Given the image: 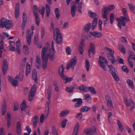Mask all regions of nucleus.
I'll use <instances>...</instances> for the list:
<instances>
[{
    "label": "nucleus",
    "mask_w": 135,
    "mask_h": 135,
    "mask_svg": "<svg viewBox=\"0 0 135 135\" xmlns=\"http://www.w3.org/2000/svg\"><path fill=\"white\" fill-rule=\"evenodd\" d=\"M84 46V42L83 39L81 42L79 47V50L80 54H82L83 52V47Z\"/></svg>",
    "instance_id": "24"
},
{
    "label": "nucleus",
    "mask_w": 135,
    "mask_h": 135,
    "mask_svg": "<svg viewBox=\"0 0 135 135\" xmlns=\"http://www.w3.org/2000/svg\"><path fill=\"white\" fill-rule=\"evenodd\" d=\"M97 21L98 20L97 18H95L93 20L92 23L93 30L94 28L96 27L97 23Z\"/></svg>",
    "instance_id": "38"
},
{
    "label": "nucleus",
    "mask_w": 135,
    "mask_h": 135,
    "mask_svg": "<svg viewBox=\"0 0 135 135\" xmlns=\"http://www.w3.org/2000/svg\"><path fill=\"white\" fill-rule=\"evenodd\" d=\"M33 32L31 30L28 29L26 33V38L28 44L29 45L31 43L32 37L33 35Z\"/></svg>",
    "instance_id": "10"
},
{
    "label": "nucleus",
    "mask_w": 135,
    "mask_h": 135,
    "mask_svg": "<svg viewBox=\"0 0 135 135\" xmlns=\"http://www.w3.org/2000/svg\"><path fill=\"white\" fill-rule=\"evenodd\" d=\"M67 121V119H65L62 121L61 125L62 128H64L66 127Z\"/></svg>",
    "instance_id": "54"
},
{
    "label": "nucleus",
    "mask_w": 135,
    "mask_h": 135,
    "mask_svg": "<svg viewBox=\"0 0 135 135\" xmlns=\"http://www.w3.org/2000/svg\"><path fill=\"white\" fill-rule=\"evenodd\" d=\"M76 117L79 120H81L82 119L83 117L82 113L81 112L77 114L76 115Z\"/></svg>",
    "instance_id": "57"
},
{
    "label": "nucleus",
    "mask_w": 135,
    "mask_h": 135,
    "mask_svg": "<svg viewBox=\"0 0 135 135\" xmlns=\"http://www.w3.org/2000/svg\"><path fill=\"white\" fill-rule=\"evenodd\" d=\"M88 14L89 15V16L90 17L92 18H94L98 16L95 13L90 11L88 12Z\"/></svg>",
    "instance_id": "46"
},
{
    "label": "nucleus",
    "mask_w": 135,
    "mask_h": 135,
    "mask_svg": "<svg viewBox=\"0 0 135 135\" xmlns=\"http://www.w3.org/2000/svg\"><path fill=\"white\" fill-rule=\"evenodd\" d=\"M20 5L18 3L16 4V7L15 9V15L16 18H17L18 16L20 13Z\"/></svg>",
    "instance_id": "22"
},
{
    "label": "nucleus",
    "mask_w": 135,
    "mask_h": 135,
    "mask_svg": "<svg viewBox=\"0 0 135 135\" xmlns=\"http://www.w3.org/2000/svg\"><path fill=\"white\" fill-rule=\"evenodd\" d=\"M64 68L63 65H62L59 68V74L60 77L61 78H64Z\"/></svg>",
    "instance_id": "27"
},
{
    "label": "nucleus",
    "mask_w": 135,
    "mask_h": 135,
    "mask_svg": "<svg viewBox=\"0 0 135 135\" xmlns=\"http://www.w3.org/2000/svg\"><path fill=\"white\" fill-rule=\"evenodd\" d=\"M76 57L75 56L71 60L67 65L66 68L67 70L71 68H72L73 69H74V67L76 64Z\"/></svg>",
    "instance_id": "9"
},
{
    "label": "nucleus",
    "mask_w": 135,
    "mask_h": 135,
    "mask_svg": "<svg viewBox=\"0 0 135 135\" xmlns=\"http://www.w3.org/2000/svg\"><path fill=\"white\" fill-rule=\"evenodd\" d=\"M105 49L106 50L108 51L109 52L107 55V56L108 59L110 60L112 64H114V63L115 61H116V60H115L114 56V51L112 49L108 47L105 48Z\"/></svg>",
    "instance_id": "6"
},
{
    "label": "nucleus",
    "mask_w": 135,
    "mask_h": 135,
    "mask_svg": "<svg viewBox=\"0 0 135 135\" xmlns=\"http://www.w3.org/2000/svg\"><path fill=\"white\" fill-rule=\"evenodd\" d=\"M16 43V52L19 55H20L21 53L20 47L21 46V45L20 41L19 39L17 41Z\"/></svg>",
    "instance_id": "26"
},
{
    "label": "nucleus",
    "mask_w": 135,
    "mask_h": 135,
    "mask_svg": "<svg viewBox=\"0 0 135 135\" xmlns=\"http://www.w3.org/2000/svg\"><path fill=\"white\" fill-rule=\"evenodd\" d=\"M35 64L37 68L39 69L41 64V62L40 57L38 55H37L36 57Z\"/></svg>",
    "instance_id": "20"
},
{
    "label": "nucleus",
    "mask_w": 135,
    "mask_h": 135,
    "mask_svg": "<svg viewBox=\"0 0 135 135\" xmlns=\"http://www.w3.org/2000/svg\"><path fill=\"white\" fill-rule=\"evenodd\" d=\"M96 131V129L95 128L93 129L90 128L89 129L85 130L84 132L86 135H93L94 133Z\"/></svg>",
    "instance_id": "21"
},
{
    "label": "nucleus",
    "mask_w": 135,
    "mask_h": 135,
    "mask_svg": "<svg viewBox=\"0 0 135 135\" xmlns=\"http://www.w3.org/2000/svg\"><path fill=\"white\" fill-rule=\"evenodd\" d=\"M69 22H66L63 25V26L62 28L63 29H65L68 28L69 27Z\"/></svg>",
    "instance_id": "58"
},
{
    "label": "nucleus",
    "mask_w": 135,
    "mask_h": 135,
    "mask_svg": "<svg viewBox=\"0 0 135 135\" xmlns=\"http://www.w3.org/2000/svg\"><path fill=\"white\" fill-rule=\"evenodd\" d=\"M18 79V76H16L15 79H13L12 77L9 76L8 80L13 86H16L18 83V81L16 79Z\"/></svg>",
    "instance_id": "12"
},
{
    "label": "nucleus",
    "mask_w": 135,
    "mask_h": 135,
    "mask_svg": "<svg viewBox=\"0 0 135 135\" xmlns=\"http://www.w3.org/2000/svg\"><path fill=\"white\" fill-rule=\"evenodd\" d=\"M69 110L67 109L62 111L61 112L60 114V117H64L65 116H66L69 114Z\"/></svg>",
    "instance_id": "31"
},
{
    "label": "nucleus",
    "mask_w": 135,
    "mask_h": 135,
    "mask_svg": "<svg viewBox=\"0 0 135 135\" xmlns=\"http://www.w3.org/2000/svg\"><path fill=\"white\" fill-rule=\"evenodd\" d=\"M46 16L47 17L49 16L50 12V7L48 5L46 4L45 6Z\"/></svg>",
    "instance_id": "36"
},
{
    "label": "nucleus",
    "mask_w": 135,
    "mask_h": 135,
    "mask_svg": "<svg viewBox=\"0 0 135 135\" xmlns=\"http://www.w3.org/2000/svg\"><path fill=\"white\" fill-rule=\"evenodd\" d=\"M38 118V117L37 115L35 116L33 118L32 121L33 122V127L34 128H35L36 127L37 122V120Z\"/></svg>",
    "instance_id": "32"
},
{
    "label": "nucleus",
    "mask_w": 135,
    "mask_h": 135,
    "mask_svg": "<svg viewBox=\"0 0 135 135\" xmlns=\"http://www.w3.org/2000/svg\"><path fill=\"white\" fill-rule=\"evenodd\" d=\"M47 48L43 47L42 50L41 55V58L43 60L42 64L43 69H45L47 65L49 58L46 56V53L47 52Z\"/></svg>",
    "instance_id": "2"
},
{
    "label": "nucleus",
    "mask_w": 135,
    "mask_h": 135,
    "mask_svg": "<svg viewBox=\"0 0 135 135\" xmlns=\"http://www.w3.org/2000/svg\"><path fill=\"white\" fill-rule=\"evenodd\" d=\"M34 16L36 18L35 21L36 24L38 26H39L40 19L38 15H37V14H35Z\"/></svg>",
    "instance_id": "42"
},
{
    "label": "nucleus",
    "mask_w": 135,
    "mask_h": 135,
    "mask_svg": "<svg viewBox=\"0 0 135 135\" xmlns=\"http://www.w3.org/2000/svg\"><path fill=\"white\" fill-rule=\"evenodd\" d=\"M66 53L68 55H70L71 54V48L69 47H67L65 49Z\"/></svg>",
    "instance_id": "53"
},
{
    "label": "nucleus",
    "mask_w": 135,
    "mask_h": 135,
    "mask_svg": "<svg viewBox=\"0 0 135 135\" xmlns=\"http://www.w3.org/2000/svg\"><path fill=\"white\" fill-rule=\"evenodd\" d=\"M90 47L89 49L88 50V53L89 54V56L90 57V54L91 53L93 54H94L95 50V46L94 44L91 42L90 43Z\"/></svg>",
    "instance_id": "16"
},
{
    "label": "nucleus",
    "mask_w": 135,
    "mask_h": 135,
    "mask_svg": "<svg viewBox=\"0 0 135 135\" xmlns=\"http://www.w3.org/2000/svg\"><path fill=\"white\" fill-rule=\"evenodd\" d=\"M76 88L75 86L72 88L68 87L65 88V90L67 92L73 93L74 91V89Z\"/></svg>",
    "instance_id": "37"
},
{
    "label": "nucleus",
    "mask_w": 135,
    "mask_h": 135,
    "mask_svg": "<svg viewBox=\"0 0 135 135\" xmlns=\"http://www.w3.org/2000/svg\"><path fill=\"white\" fill-rule=\"evenodd\" d=\"M119 50L123 54L126 53L125 48L123 45H120L119 47Z\"/></svg>",
    "instance_id": "48"
},
{
    "label": "nucleus",
    "mask_w": 135,
    "mask_h": 135,
    "mask_svg": "<svg viewBox=\"0 0 135 135\" xmlns=\"http://www.w3.org/2000/svg\"><path fill=\"white\" fill-rule=\"evenodd\" d=\"M88 90L90 92L93 94H95L97 93L95 89L92 87H89L88 88Z\"/></svg>",
    "instance_id": "52"
},
{
    "label": "nucleus",
    "mask_w": 135,
    "mask_h": 135,
    "mask_svg": "<svg viewBox=\"0 0 135 135\" xmlns=\"http://www.w3.org/2000/svg\"><path fill=\"white\" fill-rule=\"evenodd\" d=\"M120 40L123 43H126L127 42L126 37H121L120 38Z\"/></svg>",
    "instance_id": "64"
},
{
    "label": "nucleus",
    "mask_w": 135,
    "mask_h": 135,
    "mask_svg": "<svg viewBox=\"0 0 135 135\" xmlns=\"http://www.w3.org/2000/svg\"><path fill=\"white\" fill-rule=\"evenodd\" d=\"M114 17V14L113 13L111 14L110 17V21L111 24L113 23Z\"/></svg>",
    "instance_id": "63"
},
{
    "label": "nucleus",
    "mask_w": 135,
    "mask_h": 135,
    "mask_svg": "<svg viewBox=\"0 0 135 135\" xmlns=\"http://www.w3.org/2000/svg\"><path fill=\"white\" fill-rule=\"evenodd\" d=\"M117 124L120 131L122 132L123 129L122 125L119 120H117Z\"/></svg>",
    "instance_id": "47"
},
{
    "label": "nucleus",
    "mask_w": 135,
    "mask_h": 135,
    "mask_svg": "<svg viewBox=\"0 0 135 135\" xmlns=\"http://www.w3.org/2000/svg\"><path fill=\"white\" fill-rule=\"evenodd\" d=\"M9 21L8 19H6L4 18H2L0 21V26L1 28L5 27L7 23Z\"/></svg>",
    "instance_id": "19"
},
{
    "label": "nucleus",
    "mask_w": 135,
    "mask_h": 135,
    "mask_svg": "<svg viewBox=\"0 0 135 135\" xmlns=\"http://www.w3.org/2000/svg\"><path fill=\"white\" fill-rule=\"evenodd\" d=\"M51 130L53 135H58L57 131L54 126L52 127Z\"/></svg>",
    "instance_id": "49"
},
{
    "label": "nucleus",
    "mask_w": 135,
    "mask_h": 135,
    "mask_svg": "<svg viewBox=\"0 0 135 135\" xmlns=\"http://www.w3.org/2000/svg\"><path fill=\"white\" fill-rule=\"evenodd\" d=\"M53 36L57 44H60L62 42V36L59 29L55 28L54 30Z\"/></svg>",
    "instance_id": "3"
},
{
    "label": "nucleus",
    "mask_w": 135,
    "mask_h": 135,
    "mask_svg": "<svg viewBox=\"0 0 135 135\" xmlns=\"http://www.w3.org/2000/svg\"><path fill=\"white\" fill-rule=\"evenodd\" d=\"M32 77L33 79L37 83L38 78L37 75V72L35 70H34L32 71Z\"/></svg>",
    "instance_id": "28"
},
{
    "label": "nucleus",
    "mask_w": 135,
    "mask_h": 135,
    "mask_svg": "<svg viewBox=\"0 0 135 135\" xmlns=\"http://www.w3.org/2000/svg\"><path fill=\"white\" fill-rule=\"evenodd\" d=\"M54 43L53 41H52L51 43V48L49 51L48 54H46V56L48 57H49L50 59L52 61H54V56L56 52L54 47Z\"/></svg>",
    "instance_id": "4"
},
{
    "label": "nucleus",
    "mask_w": 135,
    "mask_h": 135,
    "mask_svg": "<svg viewBox=\"0 0 135 135\" xmlns=\"http://www.w3.org/2000/svg\"><path fill=\"white\" fill-rule=\"evenodd\" d=\"M122 70L123 71L127 73H128L129 71V70L127 67L125 66H123L122 67Z\"/></svg>",
    "instance_id": "59"
},
{
    "label": "nucleus",
    "mask_w": 135,
    "mask_h": 135,
    "mask_svg": "<svg viewBox=\"0 0 135 135\" xmlns=\"http://www.w3.org/2000/svg\"><path fill=\"white\" fill-rule=\"evenodd\" d=\"M122 12L124 17L121 16L119 18H117V20L119 21L118 23V27L121 29L122 28L121 26H124L127 21L129 20V18L128 17V13L126 9L124 8H122Z\"/></svg>",
    "instance_id": "1"
},
{
    "label": "nucleus",
    "mask_w": 135,
    "mask_h": 135,
    "mask_svg": "<svg viewBox=\"0 0 135 135\" xmlns=\"http://www.w3.org/2000/svg\"><path fill=\"white\" fill-rule=\"evenodd\" d=\"M6 109V103L5 101H3L2 104L1 109Z\"/></svg>",
    "instance_id": "61"
},
{
    "label": "nucleus",
    "mask_w": 135,
    "mask_h": 135,
    "mask_svg": "<svg viewBox=\"0 0 135 135\" xmlns=\"http://www.w3.org/2000/svg\"><path fill=\"white\" fill-rule=\"evenodd\" d=\"M8 65L7 61L6 60L4 59L3 61V64L2 66V69L3 74L4 75L7 72L8 69Z\"/></svg>",
    "instance_id": "14"
},
{
    "label": "nucleus",
    "mask_w": 135,
    "mask_h": 135,
    "mask_svg": "<svg viewBox=\"0 0 135 135\" xmlns=\"http://www.w3.org/2000/svg\"><path fill=\"white\" fill-rule=\"evenodd\" d=\"M45 8L44 7H42V9L39 11V12L42 15L43 17H44V15L45 13Z\"/></svg>",
    "instance_id": "62"
},
{
    "label": "nucleus",
    "mask_w": 135,
    "mask_h": 135,
    "mask_svg": "<svg viewBox=\"0 0 135 135\" xmlns=\"http://www.w3.org/2000/svg\"><path fill=\"white\" fill-rule=\"evenodd\" d=\"M64 80V83L66 84L68 82H70L73 80V78H70L68 77H65V75H64V78H61Z\"/></svg>",
    "instance_id": "30"
},
{
    "label": "nucleus",
    "mask_w": 135,
    "mask_h": 135,
    "mask_svg": "<svg viewBox=\"0 0 135 135\" xmlns=\"http://www.w3.org/2000/svg\"><path fill=\"white\" fill-rule=\"evenodd\" d=\"M123 100L124 103L127 106V107H132V108L131 109V111L134 109V102L132 99H130L128 100L127 98L124 97L123 98Z\"/></svg>",
    "instance_id": "8"
},
{
    "label": "nucleus",
    "mask_w": 135,
    "mask_h": 135,
    "mask_svg": "<svg viewBox=\"0 0 135 135\" xmlns=\"http://www.w3.org/2000/svg\"><path fill=\"white\" fill-rule=\"evenodd\" d=\"M105 99L107 102L108 106L111 108H113V106L112 102L110 97L108 95H106L105 97Z\"/></svg>",
    "instance_id": "17"
},
{
    "label": "nucleus",
    "mask_w": 135,
    "mask_h": 135,
    "mask_svg": "<svg viewBox=\"0 0 135 135\" xmlns=\"http://www.w3.org/2000/svg\"><path fill=\"white\" fill-rule=\"evenodd\" d=\"M127 83L132 89H133L134 88V86L132 81L130 79H128L126 81Z\"/></svg>",
    "instance_id": "35"
},
{
    "label": "nucleus",
    "mask_w": 135,
    "mask_h": 135,
    "mask_svg": "<svg viewBox=\"0 0 135 135\" xmlns=\"http://www.w3.org/2000/svg\"><path fill=\"white\" fill-rule=\"evenodd\" d=\"M79 89L80 91L83 92H87L88 90V87L83 85H81L79 86Z\"/></svg>",
    "instance_id": "43"
},
{
    "label": "nucleus",
    "mask_w": 135,
    "mask_h": 135,
    "mask_svg": "<svg viewBox=\"0 0 135 135\" xmlns=\"http://www.w3.org/2000/svg\"><path fill=\"white\" fill-rule=\"evenodd\" d=\"M13 25V23L10 22L9 20V21L6 24L5 28L7 29L9 28L12 27Z\"/></svg>",
    "instance_id": "50"
},
{
    "label": "nucleus",
    "mask_w": 135,
    "mask_h": 135,
    "mask_svg": "<svg viewBox=\"0 0 135 135\" xmlns=\"http://www.w3.org/2000/svg\"><path fill=\"white\" fill-rule=\"evenodd\" d=\"M90 64L89 61L86 59L85 60V67L87 71H89L90 69Z\"/></svg>",
    "instance_id": "45"
},
{
    "label": "nucleus",
    "mask_w": 135,
    "mask_h": 135,
    "mask_svg": "<svg viewBox=\"0 0 135 135\" xmlns=\"http://www.w3.org/2000/svg\"><path fill=\"white\" fill-rule=\"evenodd\" d=\"M108 67L110 68V73L112 74L115 80L117 81H118L119 79L116 74L114 68L112 65L108 66Z\"/></svg>",
    "instance_id": "11"
},
{
    "label": "nucleus",
    "mask_w": 135,
    "mask_h": 135,
    "mask_svg": "<svg viewBox=\"0 0 135 135\" xmlns=\"http://www.w3.org/2000/svg\"><path fill=\"white\" fill-rule=\"evenodd\" d=\"M130 58L132 59L135 60V56L134 55L133 53L132 52H130V56L128 58H129L130 59Z\"/></svg>",
    "instance_id": "60"
},
{
    "label": "nucleus",
    "mask_w": 135,
    "mask_h": 135,
    "mask_svg": "<svg viewBox=\"0 0 135 135\" xmlns=\"http://www.w3.org/2000/svg\"><path fill=\"white\" fill-rule=\"evenodd\" d=\"M115 8V6L113 5H111L107 7H104L103 9V12L102 14H104V13H105L106 15L108 14L107 11H110L113 10Z\"/></svg>",
    "instance_id": "15"
},
{
    "label": "nucleus",
    "mask_w": 135,
    "mask_h": 135,
    "mask_svg": "<svg viewBox=\"0 0 135 135\" xmlns=\"http://www.w3.org/2000/svg\"><path fill=\"white\" fill-rule=\"evenodd\" d=\"M36 88V86L35 84L33 85L32 87L28 94V99L29 101H32L33 99Z\"/></svg>",
    "instance_id": "7"
},
{
    "label": "nucleus",
    "mask_w": 135,
    "mask_h": 135,
    "mask_svg": "<svg viewBox=\"0 0 135 135\" xmlns=\"http://www.w3.org/2000/svg\"><path fill=\"white\" fill-rule=\"evenodd\" d=\"M99 61L98 63L100 67L105 71H107L106 67L104 65L108 64V62L106 59L102 56H100L99 57Z\"/></svg>",
    "instance_id": "5"
},
{
    "label": "nucleus",
    "mask_w": 135,
    "mask_h": 135,
    "mask_svg": "<svg viewBox=\"0 0 135 135\" xmlns=\"http://www.w3.org/2000/svg\"><path fill=\"white\" fill-rule=\"evenodd\" d=\"M90 109V107L87 106H84L81 108L80 111L82 112H85L89 111Z\"/></svg>",
    "instance_id": "34"
},
{
    "label": "nucleus",
    "mask_w": 135,
    "mask_h": 135,
    "mask_svg": "<svg viewBox=\"0 0 135 135\" xmlns=\"http://www.w3.org/2000/svg\"><path fill=\"white\" fill-rule=\"evenodd\" d=\"M26 101L25 99H24L21 105V110H24L26 108Z\"/></svg>",
    "instance_id": "40"
},
{
    "label": "nucleus",
    "mask_w": 135,
    "mask_h": 135,
    "mask_svg": "<svg viewBox=\"0 0 135 135\" xmlns=\"http://www.w3.org/2000/svg\"><path fill=\"white\" fill-rule=\"evenodd\" d=\"M91 25L90 23H89L86 24L84 28V30L86 32H88L90 30V28Z\"/></svg>",
    "instance_id": "33"
},
{
    "label": "nucleus",
    "mask_w": 135,
    "mask_h": 135,
    "mask_svg": "<svg viewBox=\"0 0 135 135\" xmlns=\"http://www.w3.org/2000/svg\"><path fill=\"white\" fill-rule=\"evenodd\" d=\"M50 103L49 100L47 102L46 104V109L44 115L45 117L47 118L49 113V105Z\"/></svg>",
    "instance_id": "23"
},
{
    "label": "nucleus",
    "mask_w": 135,
    "mask_h": 135,
    "mask_svg": "<svg viewBox=\"0 0 135 135\" xmlns=\"http://www.w3.org/2000/svg\"><path fill=\"white\" fill-rule=\"evenodd\" d=\"M106 13L104 12V14H102L103 17V18L105 19V20H104L103 21V25L104 27L107 24V21L108 20V18H107V15Z\"/></svg>",
    "instance_id": "44"
},
{
    "label": "nucleus",
    "mask_w": 135,
    "mask_h": 135,
    "mask_svg": "<svg viewBox=\"0 0 135 135\" xmlns=\"http://www.w3.org/2000/svg\"><path fill=\"white\" fill-rule=\"evenodd\" d=\"M73 102H77L75 103L74 107L76 108L79 107L83 103V102L81 98H75L73 100Z\"/></svg>",
    "instance_id": "13"
},
{
    "label": "nucleus",
    "mask_w": 135,
    "mask_h": 135,
    "mask_svg": "<svg viewBox=\"0 0 135 135\" xmlns=\"http://www.w3.org/2000/svg\"><path fill=\"white\" fill-rule=\"evenodd\" d=\"M9 43L10 45L8 46L9 50L11 51H14L16 50V48L15 47L13 46L12 45H15V43L11 41H9Z\"/></svg>",
    "instance_id": "25"
},
{
    "label": "nucleus",
    "mask_w": 135,
    "mask_h": 135,
    "mask_svg": "<svg viewBox=\"0 0 135 135\" xmlns=\"http://www.w3.org/2000/svg\"><path fill=\"white\" fill-rule=\"evenodd\" d=\"M37 7L35 6H34L33 10L34 16L35 15V14H37V15H38V11H37Z\"/></svg>",
    "instance_id": "56"
},
{
    "label": "nucleus",
    "mask_w": 135,
    "mask_h": 135,
    "mask_svg": "<svg viewBox=\"0 0 135 135\" xmlns=\"http://www.w3.org/2000/svg\"><path fill=\"white\" fill-rule=\"evenodd\" d=\"M128 5L130 10L135 14V6L132 4H128Z\"/></svg>",
    "instance_id": "41"
},
{
    "label": "nucleus",
    "mask_w": 135,
    "mask_h": 135,
    "mask_svg": "<svg viewBox=\"0 0 135 135\" xmlns=\"http://www.w3.org/2000/svg\"><path fill=\"white\" fill-rule=\"evenodd\" d=\"M54 12L56 17L57 19H59L60 16V11L58 8H55L54 10Z\"/></svg>",
    "instance_id": "39"
},
{
    "label": "nucleus",
    "mask_w": 135,
    "mask_h": 135,
    "mask_svg": "<svg viewBox=\"0 0 135 135\" xmlns=\"http://www.w3.org/2000/svg\"><path fill=\"white\" fill-rule=\"evenodd\" d=\"M71 13L72 16L74 17L76 10V7L74 2L72 3V5L71 6Z\"/></svg>",
    "instance_id": "18"
},
{
    "label": "nucleus",
    "mask_w": 135,
    "mask_h": 135,
    "mask_svg": "<svg viewBox=\"0 0 135 135\" xmlns=\"http://www.w3.org/2000/svg\"><path fill=\"white\" fill-rule=\"evenodd\" d=\"M23 50L25 54H28L29 52V48L27 45H25L23 46Z\"/></svg>",
    "instance_id": "51"
},
{
    "label": "nucleus",
    "mask_w": 135,
    "mask_h": 135,
    "mask_svg": "<svg viewBox=\"0 0 135 135\" xmlns=\"http://www.w3.org/2000/svg\"><path fill=\"white\" fill-rule=\"evenodd\" d=\"M91 35L95 37H99L102 36V34L99 32L95 31L91 32Z\"/></svg>",
    "instance_id": "29"
},
{
    "label": "nucleus",
    "mask_w": 135,
    "mask_h": 135,
    "mask_svg": "<svg viewBox=\"0 0 135 135\" xmlns=\"http://www.w3.org/2000/svg\"><path fill=\"white\" fill-rule=\"evenodd\" d=\"M82 4V3L80 2L79 3L78 6V11L80 13H81Z\"/></svg>",
    "instance_id": "55"
}]
</instances>
